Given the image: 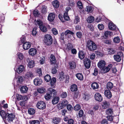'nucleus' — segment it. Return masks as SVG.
<instances>
[{"mask_svg":"<svg viewBox=\"0 0 124 124\" xmlns=\"http://www.w3.org/2000/svg\"><path fill=\"white\" fill-rule=\"evenodd\" d=\"M108 53L109 54H114L115 52L114 50L112 48H109L107 50Z\"/></svg>","mask_w":124,"mask_h":124,"instance_id":"obj_48","label":"nucleus"},{"mask_svg":"<svg viewBox=\"0 0 124 124\" xmlns=\"http://www.w3.org/2000/svg\"><path fill=\"white\" fill-rule=\"evenodd\" d=\"M37 91L39 93H43L45 92L46 89L44 88L41 87L38 88L37 89Z\"/></svg>","mask_w":124,"mask_h":124,"instance_id":"obj_36","label":"nucleus"},{"mask_svg":"<svg viewBox=\"0 0 124 124\" xmlns=\"http://www.w3.org/2000/svg\"><path fill=\"white\" fill-rule=\"evenodd\" d=\"M113 34V33L109 31H106L105 32V36L107 38L108 36H111Z\"/></svg>","mask_w":124,"mask_h":124,"instance_id":"obj_42","label":"nucleus"},{"mask_svg":"<svg viewBox=\"0 0 124 124\" xmlns=\"http://www.w3.org/2000/svg\"><path fill=\"white\" fill-rule=\"evenodd\" d=\"M52 31L53 34L55 35H57L58 33L57 31L55 28H53L52 29Z\"/></svg>","mask_w":124,"mask_h":124,"instance_id":"obj_59","label":"nucleus"},{"mask_svg":"<svg viewBox=\"0 0 124 124\" xmlns=\"http://www.w3.org/2000/svg\"><path fill=\"white\" fill-rule=\"evenodd\" d=\"M37 106L38 108L40 109H43L46 108V105L43 101H40L37 103Z\"/></svg>","mask_w":124,"mask_h":124,"instance_id":"obj_5","label":"nucleus"},{"mask_svg":"<svg viewBox=\"0 0 124 124\" xmlns=\"http://www.w3.org/2000/svg\"><path fill=\"white\" fill-rule=\"evenodd\" d=\"M15 117V115L12 113H11L8 114L7 120L9 122H11L14 119Z\"/></svg>","mask_w":124,"mask_h":124,"instance_id":"obj_11","label":"nucleus"},{"mask_svg":"<svg viewBox=\"0 0 124 124\" xmlns=\"http://www.w3.org/2000/svg\"><path fill=\"white\" fill-rule=\"evenodd\" d=\"M56 79L55 78H53L51 79L50 84L51 87H53L54 86V85L56 82Z\"/></svg>","mask_w":124,"mask_h":124,"instance_id":"obj_35","label":"nucleus"},{"mask_svg":"<svg viewBox=\"0 0 124 124\" xmlns=\"http://www.w3.org/2000/svg\"><path fill=\"white\" fill-rule=\"evenodd\" d=\"M84 114L83 111L82 110H80L78 113V115L79 117H82Z\"/></svg>","mask_w":124,"mask_h":124,"instance_id":"obj_60","label":"nucleus"},{"mask_svg":"<svg viewBox=\"0 0 124 124\" xmlns=\"http://www.w3.org/2000/svg\"><path fill=\"white\" fill-rule=\"evenodd\" d=\"M67 108L68 110L69 111H70L73 109V107L70 104L67 105Z\"/></svg>","mask_w":124,"mask_h":124,"instance_id":"obj_61","label":"nucleus"},{"mask_svg":"<svg viewBox=\"0 0 124 124\" xmlns=\"http://www.w3.org/2000/svg\"><path fill=\"white\" fill-rule=\"evenodd\" d=\"M77 37L79 38H81L82 36V33L80 32H77L76 34Z\"/></svg>","mask_w":124,"mask_h":124,"instance_id":"obj_58","label":"nucleus"},{"mask_svg":"<svg viewBox=\"0 0 124 124\" xmlns=\"http://www.w3.org/2000/svg\"><path fill=\"white\" fill-rule=\"evenodd\" d=\"M23 48L24 50L29 49L31 47V43L28 42H25L23 45Z\"/></svg>","mask_w":124,"mask_h":124,"instance_id":"obj_8","label":"nucleus"},{"mask_svg":"<svg viewBox=\"0 0 124 124\" xmlns=\"http://www.w3.org/2000/svg\"><path fill=\"white\" fill-rule=\"evenodd\" d=\"M77 5L79 8L82 9L83 8V6L82 3L80 1H78L77 3Z\"/></svg>","mask_w":124,"mask_h":124,"instance_id":"obj_51","label":"nucleus"},{"mask_svg":"<svg viewBox=\"0 0 124 124\" xmlns=\"http://www.w3.org/2000/svg\"><path fill=\"white\" fill-rule=\"evenodd\" d=\"M73 48L72 45L70 43H69L67 46V49L68 50H70Z\"/></svg>","mask_w":124,"mask_h":124,"instance_id":"obj_63","label":"nucleus"},{"mask_svg":"<svg viewBox=\"0 0 124 124\" xmlns=\"http://www.w3.org/2000/svg\"><path fill=\"white\" fill-rule=\"evenodd\" d=\"M16 98L18 101L22 100L23 99V96L21 95L17 94L16 95Z\"/></svg>","mask_w":124,"mask_h":124,"instance_id":"obj_50","label":"nucleus"},{"mask_svg":"<svg viewBox=\"0 0 124 124\" xmlns=\"http://www.w3.org/2000/svg\"><path fill=\"white\" fill-rule=\"evenodd\" d=\"M33 14L35 17H38L39 15L38 11L37 10H35L33 11Z\"/></svg>","mask_w":124,"mask_h":124,"instance_id":"obj_56","label":"nucleus"},{"mask_svg":"<svg viewBox=\"0 0 124 124\" xmlns=\"http://www.w3.org/2000/svg\"><path fill=\"white\" fill-rule=\"evenodd\" d=\"M44 79L46 81L48 82L51 79V77L49 75H47L45 76Z\"/></svg>","mask_w":124,"mask_h":124,"instance_id":"obj_40","label":"nucleus"},{"mask_svg":"<svg viewBox=\"0 0 124 124\" xmlns=\"http://www.w3.org/2000/svg\"><path fill=\"white\" fill-rule=\"evenodd\" d=\"M28 112L30 114L33 115L35 113V110L34 108H31L29 109L28 110Z\"/></svg>","mask_w":124,"mask_h":124,"instance_id":"obj_38","label":"nucleus"},{"mask_svg":"<svg viewBox=\"0 0 124 124\" xmlns=\"http://www.w3.org/2000/svg\"><path fill=\"white\" fill-rule=\"evenodd\" d=\"M55 17V15L53 13H50L48 16V20L50 21H52L54 19Z\"/></svg>","mask_w":124,"mask_h":124,"instance_id":"obj_16","label":"nucleus"},{"mask_svg":"<svg viewBox=\"0 0 124 124\" xmlns=\"http://www.w3.org/2000/svg\"><path fill=\"white\" fill-rule=\"evenodd\" d=\"M28 91V88L26 86H22L20 89V91L22 93H25Z\"/></svg>","mask_w":124,"mask_h":124,"instance_id":"obj_19","label":"nucleus"},{"mask_svg":"<svg viewBox=\"0 0 124 124\" xmlns=\"http://www.w3.org/2000/svg\"><path fill=\"white\" fill-rule=\"evenodd\" d=\"M50 94L48 93H46L45 96V98L47 100H48L51 98V97Z\"/></svg>","mask_w":124,"mask_h":124,"instance_id":"obj_52","label":"nucleus"},{"mask_svg":"<svg viewBox=\"0 0 124 124\" xmlns=\"http://www.w3.org/2000/svg\"><path fill=\"white\" fill-rule=\"evenodd\" d=\"M70 66V68L71 69H75L76 66V65L75 63L73 62H71L69 63Z\"/></svg>","mask_w":124,"mask_h":124,"instance_id":"obj_21","label":"nucleus"},{"mask_svg":"<svg viewBox=\"0 0 124 124\" xmlns=\"http://www.w3.org/2000/svg\"><path fill=\"white\" fill-rule=\"evenodd\" d=\"M37 51L34 48H31L29 50L28 53L29 54L32 56L35 55L37 53Z\"/></svg>","mask_w":124,"mask_h":124,"instance_id":"obj_14","label":"nucleus"},{"mask_svg":"<svg viewBox=\"0 0 124 124\" xmlns=\"http://www.w3.org/2000/svg\"><path fill=\"white\" fill-rule=\"evenodd\" d=\"M91 62L90 60L88 59L85 60L84 63L85 67L87 69H89L90 67Z\"/></svg>","mask_w":124,"mask_h":124,"instance_id":"obj_9","label":"nucleus"},{"mask_svg":"<svg viewBox=\"0 0 124 124\" xmlns=\"http://www.w3.org/2000/svg\"><path fill=\"white\" fill-rule=\"evenodd\" d=\"M33 77L34 75L31 72H27L25 75V78L28 79H31Z\"/></svg>","mask_w":124,"mask_h":124,"instance_id":"obj_6","label":"nucleus"},{"mask_svg":"<svg viewBox=\"0 0 124 124\" xmlns=\"http://www.w3.org/2000/svg\"><path fill=\"white\" fill-rule=\"evenodd\" d=\"M114 60L117 62H119L121 60V56L119 55H114Z\"/></svg>","mask_w":124,"mask_h":124,"instance_id":"obj_28","label":"nucleus"},{"mask_svg":"<svg viewBox=\"0 0 124 124\" xmlns=\"http://www.w3.org/2000/svg\"><path fill=\"white\" fill-rule=\"evenodd\" d=\"M91 86L92 88L94 89H98L99 87L98 84L96 82L93 83L92 84Z\"/></svg>","mask_w":124,"mask_h":124,"instance_id":"obj_26","label":"nucleus"},{"mask_svg":"<svg viewBox=\"0 0 124 124\" xmlns=\"http://www.w3.org/2000/svg\"><path fill=\"white\" fill-rule=\"evenodd\" d=\"M49 91L50 92V93L53 95V96H54L56 94V91L54 89L52 88H50L49 90Z\"/></svg>","mask_w":124,"mask_h":124,"instance_id":"obj_34","label":"nucleus"},{"mask_svg":"<svg viewBox=\"0 0 124 124\" xmlns=\"http://www.w3.org/2000/svg\"><path fill=\"white\" fill-rule=\"evenodd\" d=\"M108 27L109 29L111 30H115L116 29V27L115 25L111 23H109Z\"/></svg>","mask_w":124,"mask_h":124,"instance_id":"obj_18","label":"nucleus"},{"mask_svg":"<svg viewBox=\"0 0 124 124\" xmlns=\"http://www.w3.org/2000/svg\"><path fill=\"white\" fill-rule=\"evenodd\" d=\"M85 10L88 12H91L93 11V9L91 6H88L87 7Z\"/></svg>","mask_w":124,"mask_h":124,"instance_id":"obj_41","label":"nucleus"},{"mask_svg":"<svg viewBox=\"0 0 124 124\" xmlns=\"http://www.w3.org/2000/svg\"><path fill=\"white\" fill-rule=\"evenodd\" d=\"M76 77L79 80H82L83 79V77L82 74L78 73L76 75Z\"/></svg>","mask_w":124,"mask_h":124,"instance_id":"obj_31","label":"nucleus"},{"mask_svg":"<svg viewBox=\"0 0 124 124\" xmlns=\"http://www.w3.org/2000/svg\"><path fill=\"white\" fill-rule=\"evenodd\" d=\"M120 41V39L119 38L118 36H117L115 37L113 39V41L114 42L116 43H118Z\"/></svg>","mask_w":124,"mask_h":124,"instance_id":"obj_44","label":"nucleus"},{"mask_svg":"<svg viewBox=\"0 0 124 124\" xmlns=\"http://www.w3.org/2000/svg\"><path fill=\"white\" fill-rule=\"evenodd\" d=\"M61 119L59 117H54V118L52 120V122L55 124H58L61 121Z\"/></svg>","mask_w":124,"mask_h":124,"instance_id":"obj_20","label":"nucleus"},{"mask_svg":"<svg viewBox=\"0 0 124 124\" xmlns=\"http://www.w3.org/2000/svg\"><path fill=\"white\" fill-rule=\"evenodd\" d=\"M59 97H58L56 96L54 97L52 100V103L54 104H57L59 102Z\"/></svg>","mask_w":124,"mask_h":124,"instance_id":"obj_22","label":"nucleus"},{"mask_svg":"<svg viewBox=\"0 0 124 124\" xmlns=\"http://www.w3.org/2000/svg\"><path fill=\"white\" fill-rule=\"evenodd\" d=\"M105 95L108 98L110 99L112 97L111 93L109 90H106L104 92Z\"/></svg>","mask_w":124,"mask_h":124,"instance_id":"obj_15","label":"nucleus"},{"mask_svg":"<svg viewBox=\"0 0 124 124\" xmlns=\"http://www.w3.org/2000/svg\"><path fill=\"white\" fill-rule=\"evenodd\" d=\"M86 46L88 50L90 51H93L97 48L96 44L93 41L89 40L86 42Z\"/></svg>","mask_w":124,"mask_h":124,"instance_id":"obj_1","label":"nucleus"},{"mask_svg":"<svg viewBox=\"0 0 124 124\" xmlns=\"http://www.w3.org/2000/svg\"><path fill=\"white\" fill-rule=\"evenodd\" d=\"M63 17L65 20L66 21H68L70 20V18L68 15V13L67 12L64 13Z\"/></svg>","mask_w":124,"mask_h":124,"instance_id":"obj_46","label":"nucleus"},{"mask_svg":"<svg viewBox=\"0 0 124 124\" xmlns=\"http://www.w3.org/2000/svg\"><path fill=\"white\" fill-rule=\"evenodd\" d=\"M98 26V28L100 30H102L104 28V25L103 24H99Z\"/></svg>","mask_w":124,"mask_h":124,"instance_id":"obj_62","label":"nucleus"},{"mask_svg":"<svg viewBox=\"0 0 124 124\" xmlns=\"http://www.w3.org/2000/svg\"><path fill=\"white\" fill-rule=\"evenodd\" d=\"M57 106L59 109H61L64 107L61 103L58 104L57 105Z\"/></svg>","mask_w":124,"mask_h":124,"instance_id":"obj_55","label":"nucleus"},{"mask_svg":"<svg viewBox=\"0 0 124 124\" xmlns=\"http://www.w3.org/2000/svg\"><path fill=\"white\" fill-rule=\"evenodd\" d=\"M44 42L47 45H51L52 43L53 39L51 36L49 35H45L43 40Z\"/></svg>","mask_w":124,"mask_h":124,"instance_id":"obj_2","label":"nucleus"},{"mask_svg":"<svg viewBox=\"0 0 124 124\" xmlns=\"http://www.w3.org/2000/svg\"><path fill=\"white\" fill-rule=\"evenodd\" d=\"M17 55V58L20 60H22L23 59L24 56L22 53L20 52L18 53Z\"/></svg>","mask_w":124,"mask_h":124,"instance_id":"obj_24","label":"nucleus"},{"mask_svg":"<svg viewBox=\"0 0 124 124\" xmlns=\"http://www.w3.org/2000/svg\"><path fill=\"white\" fill-rule=\"evenodd\" d=\"M80 21V18L78 16H76L75 17V18L74 21V23H78Z\"/></svg>","mask_w":124,"mask_h":124,"instance_id":"obj_45","label":"nucleus"},{"mask_svg":"<svg viewBox=\"0 0 124 124\" xmlns=\"http://www.w3.org/2000/svg\"><path fill=\"white\" fill-rule=\"evenodd\" d=\"M50 62L51 63L54 64L56 62V59L54 56L52 54L51 55L50 57Z\"/></svg>","mask_w":124,"mask_h":124,"instance_id":"obj_29","label":"nucleus"},{"mask_svg":"<svg viewBox=\"0 0 124 124\" xmlns=\"http://www.w3.org/2000/svg\"><path fill=\"white\" fill-rule=\"evenodd\" d=\"M102 105L103 108L105 109L108 107L109 103L108 102L105 101L102 102Z\"/></svg>","mask_w":124,"mask_h":124,"instance_id":"obj_23","label":"nucleus"},{"mask_svg":"<svg viewBox=\"0 0 124 124\" xmlns=\"http://www.w3.org/2000/svg\"><path fill=\"white\" fill-rule=\"evenodd\" d=\"M94 20V18L92 16H90L87 19V22L88 23H93Z\"/></svg>","mask_w":124,"mask_h":124,"instance_id":"obj_30","label":"nucleus"},{"mask_svg":"<svg viewBox=\"0 0 124 124\" xmlns=\"http://www.w3.org/2000/svg\"><path fill=\"white\" fill-rule=\"evenodd\" d=\"M61 103H62L64 107H65L66 106H67V104L68 103V101L65 100H63L62 101Z\"/></svg>","mask_w":124,"mask_h":124,"instance_id":"obj_49","label":"nucleus"},{"mask_svg":"<svg viewBox=\"0 0 124 124\" xmlns=\"http://www.w3.org/2000/svg\"><path fill=\"white\" fill-rule=\"evenodd\" d=\"M31 124H39V122L38 120H34L31 122Z\"/></svg>","mask_w":124,"mask_h":124,"instance_id":"obj_64","label":"nucleus"},{"mask_svg":"<svg viewBox=\"0 0 124 124\" xmlns=\"http://www.w3.org/2000/svg\"><path fill=\"white\" fill-rule=\"evenodd\" d=\"M112 67V64H109L107 67H104L102 68L101 70V72L103 73H105L108 72Z\"/></svg>","mask_w":124,"mask_h":124,"instance_id":"obj_4","label":"nucleus"},{"mask_svg":"<svg viewBox=\"0 0 124 124\" xmlns=\"http://www.w3.org/2000/svg\"><path fill=\"white\" fill-rule=\"evenodd\" d=\"M0 115L3 119L6 118V114L4 111L2 110L0 111Z\"/></svg>","mask_w":124,"mask_h":124,"instance_id":"obj_39","label":"nucleus"},{"mask_svg":"<svg viewBox=\"0 0 124 124\" xmlns=\"http://www.w3.org/2000/svg\"><path fill=\"white\" fill-rule=\"evenodd\" d=\"M14 81L17 82V83H20L23 81V78L21 76H19L17 78H15Z\"/></svg>","mask_w":124,"mask_h":124,"instance_id":"obj_17","label":"nucleus"},{"mask_svg":"<svg viewBox=\"0 0 124 124\" xmlns=\"http://www.w3.org/2000/svg\"><path fill=\"white\" fill-rule=\"evenodd\" d=\"M113 86V84L111 82H108L107 85V88L109 90H110L112 89Z\"/></svg>","mask_w":124,"mask_h":124,"instance_id":"obj_27","label":"nucleus"},{"mask_svg":"<svg viewBox=\"0 0 124 124\" xmlns=\"http://www.w3.org/2000/svg\"><path fill=\"white\" fill-rule=\"evenodd\" d=\"M37 28H33V29L32 33V35H34V36H35L36 35V34H37V31H36V30H37Z\"/></svg>","mask_w":124,"mask_h":124,"instance_id":"obj_57","label":"nucleus"},{"mask_svg":"<svg viewBox=\"0 0 124 124\" xmlns=\"http://www.w3.org/2000/svg\"><path fill=\"white\" fill-rule=\"evenodd\" d=\"M106 65V62L104 60H101L98 62L97 65L98 67L100 68H102L105 67Z\"/></svg>","mask_w":124,"mask_h":124,"instance_id":"obj_10","label":"nucleus"},{"mask_svg":"<svg viewBox=\"0 0 124 124\" xmlns=\"http://www.w3.org/2000/svg\"><path fill=\"white\" fill-rule=\"evenodd\" d=\"M36 23L39 26V27L40 26H41L43 24L42 21L39 19L37 20Z\"/></svg>","mask_w":124,"mask_h":124,"instance_id":"obj_53","label":"nucleus"},{"mask_svg":"<svg viewBox=\"0 0 124 124\" xmlns=\"http://www.w3.org/2000/svg\"><path fill=\"white\" fill-rule=\"evenodd\" d=\"M40 30L44 32H45L47 31V28L43 24L39 27Z\"/></svg>","mask_w":124,"mask_h":124,"instance_id":"obj_37","label":"nucleus"},{"mask_svg":"<svg viewBox=\"0 0 124 124\" xmlns=\"http://www.w3.org/2000/svg\"><path fill=\"white\" fill-rule=\"evenodd\" d=\"M25 70L24 66L23 65H20L17 70V72L19 74L21 73Z\"/></svg>","mask_w":124,"mask_h":124,"instance_id":"obj_13","label":"nucleus"},{"mask_svg":"<svg viewBox=\"0 0 124 124\" xmlns=\"http://www.w3.org/2000/svg\"><path fill=\"white\" fill-rule=\"evenodd\" d=\"M52 4L54 7L56 8H58L59 6V4L58 1L55 0L53 1L52 3Z\"/></svg>","mask_w":124,"mask_h":124,"instance_id":"obj_25","label":"nucleus"},{"mask_svg":"<svg viewBox=\"0 0 124 124\" xmlns=\"http://www.w3.org/2000/svg\"><path fill=\"white\" fill-rule=\"evenodd\" d=\"M42 80L41 79L38 78L35 79L33 81L34 83L36 85H39L42 83Z\"/></svg>","mask_w":124,"mask_h":124,"instance_id":"obj_12","label":"nucleus"},{"mask_svg":"<svg viewBox=\"0 0 124 124\" xmlns=\"http://www.w3.org/2000/svg\"><path fill=\"white\" fill-rule=\"evenodd\" d=\"M74 110L76 111H77L80 109L81 108L80 105L78 104L76 105L74 107Z\"/></svg>","mask_w":124,"mask_h":124,"instance_id":"obj_54","label":"nucleus"},{"mask_svg":"<svg viewBox=\"0 0 124 124\" xmlns=\"http://www.w3.org/2000/svg\"><path fill=\"white\" fill-rule=\"evenodd\" d=\"M79 58L81 59H83L85 57V55L84 52L81 51H79L78 54Z\"/></svg>","mask_w":124,"mask_h":124,"instance_id":"obj_32","label":"nucleus"},{"mask_svg":"<svg viewBox=\"0 0 124 124\" xmlns=\"http://www.w3.org/2000/svg\"><path fill=\"white\" fill-rule=\"evenodd\" d=\"M77 86L76 85L73 84L71 85L70 89L72 91H77Z\"/></svg>","mask_w":124,"mask_h":124,"instance_id":"obj_33","label":"nucleus"},{"mask_svg":"<svg viewBox=\"0 0 124 124\" xmlns=\"http://www.w3.org/2000/svg\"><path fill=\"white\" fill-rule=\"evenodd\" d=\"M74 34V33L73 32L69 30H67L65 31L64 33L63 32L61 33V38L62 40H63L64 38V34L65 36H68L70 37L71 35H73Z\"/></svg>","mask_w":124,"mask_h":124,"instance_id":"obj_3","label":"nucleus"},{"mask_svg":"<svg viewBox=\"0 0 124 124\" xmlns=\"http://www.w3.org/2000/svg\"><path fill=\"white\" fill-rule=\"evenodd\" d=\"M34 62L33 60L30 61L28 63V67L30 68L33 67L34 65Z\"/></svg>","mask_w":124,"mask_h":124,"instance_id":"obj_43","label":"nucleus"},{"mask_svg":"<svg viewBox=\"0 0 124 124\" xmlns=\"http://www.w3.org/2000/svg\"><path fill=\"white\" fill-rule=\"evenodd\" d=\"M65 77V76L62 73L60 74L59 79L60 81H62L64 79Z\"/></svg>","mask_w":124,"mask_h":124,"instance_id":"obj_47","label":"nucleus"},{"mask_svg":"<svg viewBox=\"0 0 124 124\" xmlns=\"http://www.w3.org/2000/svg\"><path fill=\"white\" fill-rule=\"evenodd\" d=\"M95 100L98 101H101L102 100L101 95L99 93H96L94 96Z\"/></svg>","mask_w":124,"mask_h":124,"instance_id":"obj_7","label":"nucleus"}]
</instances>
